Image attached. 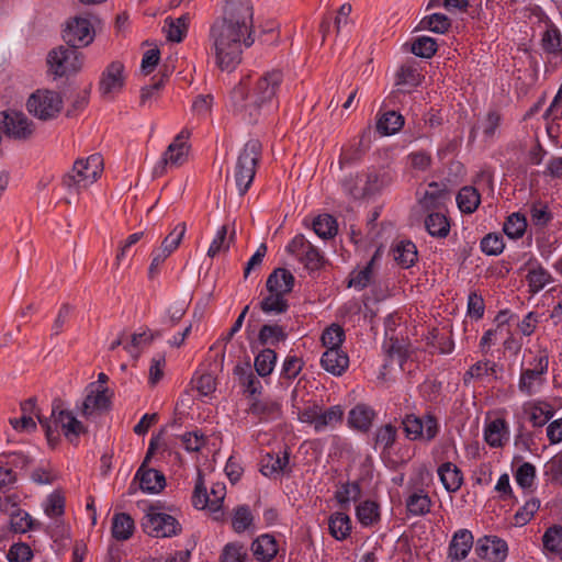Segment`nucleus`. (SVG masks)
<instances>
[{
  "label": "nucleus",
  "mask_w": 562,
  "mask_h": 562,
  "mask_svg": "<svg viewBox=\"0 0 562 562\" xmlns=\"http://www.w3.org/2000/svg\"><path fill=\"white\" fill-rule=\"evenodd\" d=\"M254 8L250 0H226L223 16L211 26L210 41L216 65L222 70L235 68L241 60L244 47L255 40Z\"/></svg>",
  "instance_id": "nucleus-1"
},
{
  "label": "nucleus",
  "mask_w": 562,
  "mask_h": 562,
  "mask_svg": "<svg viewBox=\"0 0 562 562\" xmlns=\"http://www.w3.org/2000/svg\"><path fill=\"white\" fill-rule=\"evenodd\" d=\"M283 80L281 70H270L258 78L251 90L241 81L232 92L234 110L244 119L256 121L265 109H269Z\"/></svg>",
  "instance_id": "nucleus-2"
},
{
  "label": "nucleus",
  "mask_w": 562,
  "mask_h": 562,
  "mask_svg": "<svg viewBox=\"0 0 562 562\" xmlns=\"http://www.w3.org/2000/svg\"><path fill=\"white\" fill-rule=\"evenodd\" d=\"M38 422L44 428L47 441L52 447H55L59 441L58 429L71 443H77L79 436L87 432V428L76 418L74 413L63 408L60 401L53 403L49 418L38 416Z\"/></svg>",
  "instance_id": "nucleus-3"
},
{
  "label": "nucleus",
  "mask_w": 562,
  "mask_h": 562,
  "mask_svg": "<svg viewBox=\"0 0 562 562\" xmlns=\"http://www.w3.org/2000/svg\"><path fill=\"white\" fill-rule=\"evenodd\" d=\"M103 171V159L94 154L88 158L77 159L71 171L63 178V184L70 194H79L81 190L93 184Z\"/></svg>",
  "instance_id": "nucleus-4"
},
{
  "label": "nucleus",
  "mask_w": 562,
  "mask_h": 562,
  "mask_svg": "<svg viewBox=\"0 0 562 562\" xmlns=\"http://www.w3.org/2000/svg\"><path fill=\"white\" fill-rule=\"evenodd\" d=\"M260 156L261 144L258 139L248 140L238 155L234 170V179L241 195L248 191L252 183Z\"/></svg>",
  "instance_id": "nucleus-5"
},
{
  "label": "nucleus",
  "mask_w": 562,
  "mask_h": 562,
  "mask_svg": "<svg viewBox=\"0 0 562 562\" xmlns=\"http://www.w3.org/2000/svg\"><path fill=\"white\" fill-rule=\"evenodd\" d=\"M85 56L72 46H58L47 55L48 70L56 77L77 74L83 66Z\"/></svg>",
  "instance_id": "nucleus-6"
},
{
  "label": "nucleus",
  "mask_w": 562,
  "mask_h": 562,
  "mask_svg": "<svg viewBox=\"0 0 562 562\" xmlns=\"http://www.w3.org/2000/svg\"><path fill=\"white\" fill-rule=\"evenodd\" d=\"M160 509L159 503L148 506L142 521L143 530L148 536L155 538H167L178 535L181 531L178 520L171 515L161 513Z\"/></svg>",
  "instance_id": "nucleus-7"
},
{
  "label": "nucleus",
  "mask_w": 562,
  "mask_h": 562,
  "mask_svg": "<svg viewBox=\"0 0 562 562\" xmlns=\"http://www.w3.org/2000/svg\"><path fill=\"white\" fill-rule=\"evenodd\" d=\"M63 98L57 91L38 89L26 102L29 112L41 121L56 119L63 110Z\"/></svg>",
  "instance_id": "nucleus-8"
},
{
  "label": "nucleus",
  "mask_w": 562,
  "mask_h": 562,
  "mask_svg": "<svg viewBox=\"0 0 562 562\" xmlns=\"http://www.w3.org/2000/svg\"><path fill=\"white\" fill-rule=\"evenodd\" d=\"M402 426L408 440L430 442L439 432L438 420L431 414H426L423 417L407 414L402 420Z\"/></svg>",
  "instance_id": "nucleus-9"
},
{
  "label": "nucleus",
  "mask_w": 562,
  "mask_h": 562,
  "mask_svg": "<svg viewBox=\"0 0 562 562\" xmlns=\"http://www.w3.org/2000/svg\"><path fill=\"white\" fill-rule=\"evenodd\" d=\"M95 32L89 16L76 15L69 18L64 29L63 38L67 45L81 48L90 45Z\"/></svg>",
  "instance_id": "nucleus-10"
},
{
  "label": "nucleus",
  "mask_w": 562,
  "mask_h": 562,
  "mask_svg": "<svg viewBox=\"0 0 562 562\" xmlns=\"http://www.w3.org/2000/svg\"><path fill=\"white\" fill-rule=\"evenodd\" d=\"M111 396L109 387H97L95 383L89 384L87 395L78 406L80 415L91 418L108 412L111 406Z\"/></svg>",
  "instance_id": "nucleus-11"
},
{
  "label": "nucleus",
  "mask_w": 562,
  "mask_h": 562,
  "mask_svg": "<svg viewBox=\"0 0 562 562\" xmlns=\"http://www.w3.org/2000/svg\"><path fill=\"white\" fill-rule=\"evenodd\" d=\"M0 124L4 134L13 139L26 140L34 133V124L22 112L8 110L0 112Z\"/></svg>",
  "instance_id": "nucleus-12"
},
{
  "label": "nucleus",
  "mask_w": 562,
  "mask_h": 562,
  "mask_svg": "<svg viewBox=\"0 0 562 562\" xmlns=\"http://www.w3.org/2000/svg\"><path fill=\"white\" fill-rule=\"evenodd\" d=\"M124 83V65L115 60L110 63L102 71L98 91L103 100L111 101L122 91Z\"/></svg>",
  "instance_id": "nucleus-13"
},
{
  "label": "nucleus",
  "mask_w": 562,
  "mask_h": 562,
  "mask_svg": "<svg viewBox=\"0 0 562 562\" xmlns=\"http://www.w3.org/2000/svg\"><path fill=\"white\" fill-rule=\"evenodd\" d=\"M286 251L294 255L308 270H318L324 265V256L303 235H296L286 246Z\"/></svg>",
  "instance_id": "nucleus-14"
},
{
  "label": "nucleus",
  "mask_w": 562,
  "mask_h": 562,
  "mask_svg": "<svg viewBox=\"0 0 562 562\" xmlns=\"http://www.w3.org/2000/svg\"><path fill=\"white\" fill-rule=\"evenodd\" d=\"M380 176L376 172L355 175L344 180L345 191L353 199H362L379 190Z\"/></svg>",
  "instance_id": "nucleus-15"
},
{
  "label": "nucleus",
  "mask_w": 562,
  "mask_h": 562,
  "mask_svg": "<svg viewBox=\"0 0 562 562\" xmlns=\"http://www.w3.org/2000/svg\"><path fill=\"white\" fill-rule=\"evenodd\" d=\"M154 449L155 440L151 439L145 460L135 475V480L139 481L140 490L151 494L161 492L166 486L165 475L160 471L146 468V462L149 460Z\"/></svg>",
  "instance_id": "nucleus-16"
},
{
  "label": "nucleus",
  "mask_w": 562,
  "mask_h": 562,
  "mask_svg": "<svg viewBox=\"0 0 562 562\" xmlns=\"http://www.w3.org/2000/svg\"><path fill=\"white\" fill-rule=\"evenodd\" d=\"M507 544L497 537L485 536L480 538L475 544V552L488 562H503L507 557Z\"/></svg>",
  "instance_id": "nucleus-17"
},
{
  "label": "nucleus",
  "mask_w": 562,
  "mask_h": 562,
  "mask_svg": "<svg viewBox=\"0 0 562 562\" xmlns=\"http://www.w3.org/2000/svg\"><path fill=\"white\" fill-rule=\"evenodd\" d=\"M189 138V132L181 131L172 140V143L167 147L164 153L161 165L162 168L166 167H178L182 165L188 156L189 146L187 144V139Z\"/></svg>",
  "instance_id": "nucleus-18"
},
{
  "label": "nucleus",
  "mask_w": 562,
  "mask_h": 562,
  "mask_svg": "<svg viewBox=\"0 0 562 562\" xmlns=\"http://www.w3.org/2000/svg\"><path fill=\"white\" fill-rule=\"evenodd\" d=\"M473 547V535L468 529L454 532L448 548V558L451 562H459L467 558Z\"/></svg>",
  "instance_id": "nucleus-19"
},
{
  "label": "nucleus",
  "mask_w": 562,
  "mask_h": 562,
  "mask_svg": "<svg viewBox=\"0 0 562 562\" xmlns=\"http://www.w3.org/2000/svg\"><path fill=\"white\" fill-rule=\"evenodd\" d=\"M323 369L333 375H341L349 366V358L340 348L327 349L321 359Z\"/></svg>",
  "instance_id": "nucleus-20"
},
{
  "label": "nucleus",
  "mask_w": 562,
  "mask_h": 562,
  "mask_svg": "<svg viewBox=\"0 0 562 562\" xmlns=\"http://www.w3.org/2000/svg\"><path fill=\"white\" fill-rule=\"evenodd\" d=\"M235 235V222H233L232 226L228 224L222 225L209 247L207 256L214 258L220 252H226L234 243Z\"/></svg>",
  "instance_id": "nucleus-21"
},
{
  "label": "nucleus",
  "mask_w": 562,
  "mask_h": 562,
  "mask_svg": "<svg viewBox=\"0 0 562 562\" xmlns=\"http://www.w3.org/2000/svg\"><path fill=\"white\" fill-rule=\"evenodd\" d=\"M375 418V412L366 404H357L348 414V424L351 428L367 432Z\"/></svg>",
  "instance_id": "nucleus-22"
},
{
  "label": "nucleus",
  "mask_w": 562,
  "mask_h": 562,
  "mask_svg": "<svg viewBox=\"0 0 562 562\" xmlns=\"http://www.w3.org/2000/svg\"><path fill=\"white\" fill-rule=\"evenodd\" d=\"M266 285L269 293L285 295L293 289L294 277L289 270L278 268L268 277Z\"/></svg>",
  "instance_id": "nucleus-23"
},
{
  "label": "nucleus",
  "mask_w": 562,
  "mask_h": 562,
  "mask_svg": "<svg viewBox=\"0 0 562 562\" xmlns=\"http://www.w3.org/2000/svg\"><path fill=\"white\" fill-rule=\"evenodd\" d=\"M289 464V452L284 450L281 453H267L260 463V472L265 476H273L285 471Z\"/></svg>",
  "instance_id": "nucleus-24"
},
{
  "label": "nucleus",
  "mask_w": 562,
  "mask_h": 562,
  "mask_svg": "<svg viewBox=\"0 0 562 562\" xmlns=\"http://www.w3.org/2000/svg\"><path fill=\"white\" fill-rule=\"evenodd\" d=\"M438 475L443 487L448 492H457L463 482L461 470L451 462L442 463L438 469Z\"/></svg>",
  "instance_id": "nucleus-25"
},
{
  "label": "nucleus",
  "mask_w": 562,
  "mask_h": 562,
  "mask_svg": "<svg viewBox=\"0 0 562 562\" xmlns=\"http://www.w3.org/2000/svg\"><path fill=\"white\" fill-rule=\"evenodd\" d=\"M254 555L260 561H270L278 553V544L273 536L261 535L251 543Z\"/></svg>",
  "instance_id": "nucleus-26"
},
{
  "label": "nucleus",
  "mask_w": 562,
  "mask_h": 562,
  "mask_svg": "<svg viewBox=\"0 0 562 562\" xmlns=\"http://www.w3.org/2000/svg\"><path fill=\"white\" fill-rule=\"evenodd\" d=\"M484 439L491 447H502L508 439V429L506 422L496 418L485 426Z\"/></svg>",
  "instance_id": "nucleus-27"
},
{
  "label": "nucleus",
  "mask_w": 562,
  "mask_h": 562,
  "mask_svg": "<svg viewBox=\"0 0 562 562\" xmlns=\"http://www.w3.org/2000/svg\"><path fill=\"white\" fill-rule=\"evenodd\" d=\"M329 533L336 540H345L351 532V520L345 513L336 512L328 519Z\"/></svg>",
  "instance_id": "nucleus-28"
},
{
  "label": "nucleus",
  "mask_w": 562,
  "mask_h": 562,
  "mask_svg": "<svg viewBox=\"0 0 562 562\" xmlns=\"http://www.w3.org/2000/svg\"><path fill=\"white\" fill-rule=\"evenodd\" d=\"M393 256L401 267L409 268L417 260V248L411 240H401L393 247Z\"/></svg>",
  "instance_id": "nucleus-29"
},
{
  "label": "nucleus",
  "mask_w": 562,
  "mask_h": 562,
  "mask_svg": "<svg viewBox=\"0 0 562 562\" xmlns=\"http://www.w3.org/2000/svg\"><path fill=\"white\" fill-rule=\"evenodd\" d=\"M189 21V14H183L177 19L168 16L165 20L164 26V31L166 32L167 38L176 43L181 42L184 35L187 34Z\"/></svg>",
  "instance_id": "nucleus-30"
},
{
  "label": "nucleus",
  "mask_w": 562,
  "mask_h": 562,
  "mask_svg": "<svg viewBox=\"0 0 562 562\" xmlns=\"http://www.w3.org/2000/svg\"><path fill=\"white\" fill-rule=\"evenodd\" d=\"M457 203L462 213L472 214L481 203V195L474 187H463L457 195Z\"/></svg>",
  "instance_id": "nucleus-31"
},
{
  "label": "nucleus",
  "mask_w": 562,
  "mask_h": 562,
  "mask_svg": "<svg viewBox=\"0 0 562 562\" xmlns=\"http://www.w3.org/2000/svg\"><path fill=\"white\" fill-rule=\"evenodd\" d=\"M425 227L427 232L438 238H445L450 232V223L448 218L439 212H432L425 218Z\"/></svg>",
  "instance_id": "nucleus-32"
},
{
  "label": "nucleus",
  "mask_w": 562,
  "mask_h": 562,
  "mask_svg": "<svg viewBox=\"0 0 562 562\" xmlns=\"http://www.w3.org/2000/svg\"><path fill=\"white\" fill-rule=\"evenodd\" d=\"M404 125V117L395 112L387 111L376 122V131L384 136L393 135Z\"/></svg>",
  "instance_id": "nucleus-33"
},
{
  "label": "nucleus",
  "mask_w": 562,
  "mask_h": 562,
  "mask_svg": "<svg viewBox=\"0 0 562 562\" xmlns=\"http://www.w3.org/2000/svg\"><path fill=\"white\" fill-rule=\"evenodd\" d=\"M431 499L426 492L419 490L406 499V508L411 515L423 516L430 512Z\"/></svg>",
  "instance_id": "nucleus-34"
},
{
  "label": "nucleus",
  "mask_w": 562,
  "mask_h": 562,
  "mask_svg": "<svg viewBox=\"0 0 562 562\" xmlns=\"http://www.w3.org/2000/svg\"><path fill=\"white\" fill-rule=\"evenodd\" d=\"M134 520L125 513L116 514L112 521V536L116 540L124 541L132 537Z\"/></svg>",
  "instance_id": "nucleus-35"
},
{
  "label": "nucleus",
  "mask_w": 562,
  "mask_h": 562,
  "mask_svg": "<svg viewBox=\"0 0 562 562\" xmlns=\"http://www.w3.org/2000/svg\"><path fill=\"white\" fill-rule=\"evenodd\" d=\"M248 412L261 419H276L280 416V404L271 400L254 401Z\"/></svg>",
  "instance_id": "nucleus-36"
},
{
  "label": "nucleus",
  "mask_w": 562,
  "mask_h": 562,
  "mask_svg": "<svg viewBox=\"0 0 562 562\" xmlns=\"http://www.w3.org/2000/svg\"><path fill=\"white\" fill-rule=\"evenodd\" d=\"M445 196V190L437 182H431L418 203L425 211H432L443 203Z\"/></svg>",
  "instance_id": "nucleus-37"
},
{
  "label": "nucleus",
  "mask_w": 562,
  "mask_h": 562,
  "mask_svg": "<svg viewBox=\"0 0 562 562\" xmlns=\"http://www.w3.org/2000/svg\"><path fill=\"white\" fill-rule=\"evenodd\" d=\"M543 548L562 560V526L549 527L542 536Z\"/></svg>",
  "instance_id": "nucleus-38"
},
{
  "label": "nucleus",
  "mask_w": 562,
  "mask_h": 562,
  "mask_svg": "<svg viewBox=\"0 0 562 562\" xmlns=\"http://www.w3.org/2000/svg\"><path fill=\"white\" fill-rule=\"evenodd\" d=\"M544 383V375L529 369H524L520 374L518 387L526 395H532Z\"/></svg>",
  "instance_id": "nucleus-39"
},
{
  "label": "nucleus",
  "mask_w": 562,
  "mask_h": 562,
  "mask_svg": "<svg viewBox=\"0 0 562 562\" xmlns=\"http://www.w3.org/2000/svg\"><path fill=\"white\" fill-rule=\"evenodd\" d=\"M451 26L450 19L442 13H434L423 18L419 22L420 30H428L434 33L443 34Z\"/></svg>",
  "instance_id": "nucleus-40"
},
{
  "label": "nucleus",
  "mask_w": 562,
  "mask_h": 562,
  "mask_svg": "<svg viewBox=\"0 0 562 562\" xmlns=\"http://www.w3.org/2000/svg\"><path fill=\"white\" fill-rule=\"evenodd\" d=\"M356 514L359 522L364 527L372 526L380 519L379 505L372 501H364L359 504Z\"/></svg>",
  "instance_id": "nucleus-41"
},
{
  "label": "nucleus",
  "mask_w": 562,
  "mask_h": 562,
  "mask_svg": "<svg viewBox=\"0 0 562 562\" xmlns=\"http://www.w3.org/2000/svg\"><path fill=\"white\" fill-rule=\"evenodd\" d=\"M277 361V353L272 349H263L257 357L255 358V369L256 372L265 378L272 373Z\"/></svg>",
  "instance_id": "nucleus-42"
},
{
  "label": "nucleus",
  "mask_w": 562,
  "mask_h": 562,
  "mask_svg": "<svg viewBox=\"0 0 562 562\" xmlns=\"http://www.w3.org/2000/svg\"><path fill=\"white\" fill-rule=\"evenodd\" d=\"M313 231L323 239L333 238L337 233L336 220L328 214L319 215L313 222Z\"/></svg>",
  "instance_id": "nucleus-43"
},
{
  "label": "nucleus",
  "mask_w": 562,
  "mask_h": 562,
  "mask_svg": "<svg viewBox=\"0 0 562 562\" xmlns=\"http://www.w3.org/2000/svg\"><path fill=\"white\" fill-rule=\"evenodd\" d=\"M259 306L266 314H282L286 312L289 304L284 295L273 292L263 297Z\"/></svg>",
  "instance_id": "nucleus-44"
},
{
  "label": "nucleus",
  "mask_w": 562,
  "mask_h": 562,
  "mask_svg": "<svg viewBox=\"0 0 562 562\" xmlns=\"http://www.w3.org/2000/svg\"><path fill=\"white\" fill-rule=\"evenodd\" d=\"M527 228V220L520 213H513L504 223V233L512 239L520 238Z\"/></svg>",
  "instance_id": "nucleus-45"
},
{
  "label": "nucleus",
  "mask_w": 562,
  "mask_h": 562,
  "mask_svg": "<svg viewBox=\"0 0 562 562\" xmlns=\"http://www.w3.org/2000/svg\"><path fill=\"white\" fill-rule=\"evenodd\" d=\"M344 409L340 405H335L326 411L321 408L319 420L316 426V431H323L326 427H334L342 420Z\"/></svg>",
  "instance_id": "nucleus-46"
},
{
  "label": "nucleus",
  "mask_w": 562,
  "mask_h": 562,
  "mask_svg": "<svg viewBox=\"0 0 562 562\" xmlns=\"http://www.w3.org/2000/svg\"><path fill=\"white\" fill-rule=\"evenodd\" d=\"M411 52L422 58H430L437 52V42L429 36H419L411 44Z\"/></svg>",
  "instance_id": "nucleus-47"
},
{
  "label": "nucleus",
  "mask_w": 562,
  "mask_h": 562,
  "mask_svg": "<svg viewBox=\"0 0 562 562\" xmlns=\"http://www.w3.org/2000/svg\"><path fill=\"white\" fill-rule=\"evenodd\" d=\"M484 376H493L497 379L496 364L491 361H477L464 374V382L470 379H483Z\"/></svg>",
  "instance_id": "nucleus-48"
},
{
  "label": "nucleus",
  "mask_w": 562,
  "mask_h": 562,
  "mask_svg": "<svg viewBox=\"0 0 562 562\" xmlns=\"http://www.w3.org/2000/svg\"><path fill=\"white\" fill-rule=\"evenodd\" d=\"M254 517L248 506L240 505L234 509L232 518L233 529L240 533L247 530L252 524Z\"/></svg>",
  "instance_id": "nucleus-49"
},
{
  "label": "nucleus",
  "mask_w": 562,
  "mask_h": 562,
  "mask_svg": "<svg viewBox=\"0 0 562 562\" xmlns=\"http://www.w3.org/2000/svg\"><path fill=\"white\" fill-rule=\"evenodd\" d=\"M540 507V501L538 498H530L524 506H521L514 515V525L522 527L527 525L538 512Z\"/></svg>",
  "instance_id": "nucleus-50"
},
{
  "label": "nucleus",
  "mask_w": 562,
  "mask_h": 562,
  "mask_svg": "<svg viewBox=\"0 0 562 562\" xmlns=\"http://www.w3.org/2000/svg\"><path fill=\"white\" fill-rule=\"evenodd\" d=\"M396 437L397 428L392 424H386L376 429L374 441L375 445L383 448V450H389L395 443Z\"/></svg>",
  "instance_id": "nucleus-51"
},
{
  "label": "nucleus",
  "mask_w": 562,
  "mask_h": 562,
  "mask_svg": "<svg viewBox=\"0 0 562 562\" xmlns=\"http://www.w3.org/2000/svg\"><path fill=\"white\" fill-rule=\"evenodd\" d=\"M420 82V74L412 65H402L395 76L396 86L416 87Z\"/></svg>",
  "instance_id": "nucleus-52"
},
{
  "label": "nucleus",
  "mask_w": 562,
  "mask_h": 562,
  "mask_svg": "<svg viewBox=\"0 0 562 562\" xmlns=\"http://www.w3.org/2000/svg\"><path fill=\"white\" fill-rule=\"evenodd\" d=\"M187 232L186 223H179L162 240L159 249L171 255L181 244Z\"/></svg>",
  "instance_id": "nucleus-53"
},
{
  "label": "nucleus",
  "mask_w": 562,
  "mask_h": 562,
  "mask_svg": "<svg viewBox=\"0 0 562 562\" xmlns=\"http://www.w3.org/2000/svg\"><path fill=\"white\" fill-rule=\"evenodd\" d=\"M247 549L239 542L227 543L221 554V562H246Z\"/></svg>",
  "instance_id": "nucleus-54"
},
{
  "label": "nucleus",
  "mask_w": 562,
  "mask_h": 562,
  "mask_svg": "<svg viewBox=\"0 0 562 562\" xmlns=\"http://www.w3.org/2000/svg\"><path fill=\"white\" fill-rule=\"evenodd\" d=\"M285 338L286 334L279 325H263L258 335V339L262 345H277L279 341L285 340Z\"/></svg>",
  "instance_id": "nucleus-55"
},
{
  "label": "nucleus",
  "mask_w": 562,
  "mask_h": 562,
  "mask_svg": "<svg viewBox=\"0 0 562 562\" xmlns=\"http://www.w3.org/2000/svg\"><path fill=\"white\" fill-rule=\"evenodd\" d=\"M376 256H378V251L375 252V255L372 257V259L368 262V265L363 269H361L359 271H353L350 274V279H349V283H348L349 286H353L356 289L362 290L370 283L371 277H372V265H373Z\"/></svg>",
  "instance_id": "nucleus-56"
},
{
  "label": "nucleus",
  "mask_w": 562,
  "mask_h": 562,
  "mask_svg": "<svg viewBox=\"0 0 562 562\" xmlns=\"http://www.w3.org/2000/svg\"><path fill=\"white\" fill-rule=\"evenodd\" d=\"M541 46L549 54H559L562 52V36L559 30H547L541 38Z\"/></svg>",
  "instance_id": "nucleus-57"
},
{
  "label": "nucleus",
  "mask_w": 562,
  "mask_h": 562,
  "mask_svg": "<svg viewBox=\"0 0 562 562\" xmlns=\"http://www.w3.org/2000/svg\"><path fill=\"white\" fill-rule=\"evenodd\" d=\"M344 339H345V331H344L342 327L337 324H331L329 327H327L324 330V333L322 335L323 345L327 349L340 348Z\"/></svg>",
  "instance_id": "nucleus-58"
},
{
  "label": "nucleus",
  "mask_w": 562,
  "mask_h": 562,
  "mask_svg": "<svg viewBox=\"0 0 562 562\" xmlns=\"http://www.w3.org/2000/svg\"><path fill=\"white\" fill-rule=\"evenodd\" d=\"M235 373L238 374L240 383L245 386V392L254 396L261 391L260 381L247 369L239 366L235 368Z\"/></svg>",
  "instance_id": "nucleus-59"
},
{
  "label": "nucleus",
  "mask_w": 562,
  "mask_h": 562,
  "mask_svg": "<svg viewBox=\"0 0 562 562\" xmlns=\"http://www.w3.org/2000/svg\"><path fill=\"white\" fill-rule=\"evenodd\" d=\"M536 479V468L529 462H524L515 472V480L522 488H529L533 485Z\"/></svg>",
  "instance_id": "nucleus-60"
},
{
  "label": "nucleus",
  "mask_w": 562,
  "mask_h": 562,
  "mask_svg": "<svg viewBox=\"0 0 562 562\" xmlns=\"http://www.w3.org/2000/svg\"><path fill=\"white\" fill-rule=\"evenodd\" d=\"M550 274L543 268L531 269L527 274L531 292L536 293L543 289L550 282Z\"/></svg>",
  "instance_id": "nucleus-61"
},
{
  "label": "nucleus",
  "mask_w": 562,
  "mask_h": 562,
  "mask_svg": "<svg viewBox=\"0 0 562 562\" xmlns=\"http://www.w3.org/2000/svg\"><path fill=\"white\" fill-rule=\"evenodd\" d=\"M10 525L14 532L24 533L33 528L34 521L29 513L18 509L15 513L11 514Z\"/></svg>",
  "instance_id": "nucleus-62"
},
{
  "label": "nucleus",
  "mask_w": 562,
  "mask_h": 562,
  "mask_svg": "<svg viewBox=\"0 0 562 562\" xmlns=\"http://www.w3.org/2000/svg\"><path fill=\"white\" fill-rule=\"evenodd\" d=\"M504 240L501 235L487 234L481 240V249L488 256H497L504 250Z\"/></svg>",
  "instance_id": "nucleus-63"
},
{
  "label": "nucleus",
  "mask_w": 562,
  "mask_h": 562,
  "mask_svg": "<svg viewBox=\"0 0 562 562\" xmlns=\"http://www.w3.org/2000/svg\"><path fill=\"white\" fill-rule=\"evenodd\" d=\"M7 558L9 562H31L33 551L25 543H14L9 549Z\"/></svg>",
  "instance_id": "nucleus-64"
}]
</instances>
